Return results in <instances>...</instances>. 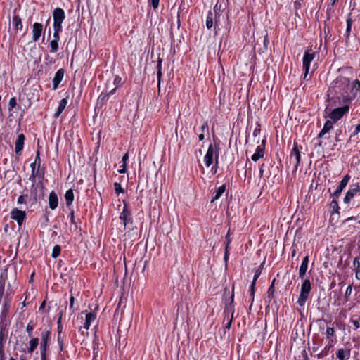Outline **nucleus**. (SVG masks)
Returning <instances> with one entry per match:
<instances>
[{"instance_id": "obj_58", "label": "nucleus", "mask_w": 360, "mask_h": 360, "mask_svg": "<svg viewBox=\"0 0 360 360\" xmlns=\"http://www.w3.org/2000/svg\"><path fill=\"white\" fill-rule=\"evenodd\" d=\"M264 164H262L260 167H259V176L260 177H262L263 176V174H264Z\"/></svg>"}, {"instance_id": "obj_54", "label": "nucleus", "mask_w": 360, "mask_h": 360, "mask_svg": "<svg viewBox=\"0 0 360 360\" xmlns=\"http://www.w3.org/2000/svg\"><path fill=\"white\" fill-rule=\"evenodd\" d=\"M302 7V4L299 1H296L294 2V8L297 11V10L300 9Z\"/></svg>"}, {"instance_id": "obj_6", "label": "nucleus", "mask_w": 360, "mask_h": 360, "mask_svg": "<svg viewBox=\"0 0 360 360\" xmlns=\"http://www.w3.org/2000/svg\"><path fill=\"white\" fill-rule=\"evenodd\" d=\"M11 298L12 296L9 292H6V295L4 300V304L2 307V311L0 316V325L2 324V323H5L6 318L8 314V311L11 308Z\"/></svg>"}, {"instance_id": "obj_14", "label": "nucleus", "mask_w": 360, "mask_h": 360, "mask_svg": "<svg viewBox=\"0 0 360 360\" xmlns=\"http://www.w3.org/2000/svg\"><path fill=\"white\" fill-rule=\"evenodd\" d=\"M25 212L19 210L18 209H14L11 212V218L13 220H15L19 226H21L25 218Z\"/></svg>"}, {"instance_id": "obj_24", "label": "nucleus", "mask_w": 360, "mask_h": 360, "mask_svg": "<svg viewBox=\"0 0 360 360\" xmlns=\"http://www.w3.org/2000/svg\"><path fill=\"white\" fill-rule=\"evenodd\" d=\"M339 360H347L350 357V351L345 349H340L336 353Z\"/></svg>"}, {"instance_id": "obj_38", "label": "nucleus", "mask_w": 360, "mask_h": 360, "mask_svg": "<svg viewBox=\"0 0 360 360\" xmlns=\"http://www.w3.org/2000/svg\"><path fill=\"white\" fill-rule=\"evenodd\" d=\"M262 265L258 267L255 271V274H254V277H253V281L252 282H255V283H256V281L258 279V278L259 277V276L261 275V273H262Z\"/></svg>"}, {"instance_id": "obj_60", "label": "nucleus", "mask_w": 360, "mask_h": 360, "mask_svg": "<svg viewBox=\"0 0 360 360\" xmlns=\"http://www.w3.org/2000/svg\"><path fill=\"white\" fill-rule=\"evenodd\" d=\"M0 360H5L4 349L0 350Z\"/></svg>"}, {"instance_id": "obj_53", "label": "nucleus", "mask_w": 360, "mask_h": 360, "mask_svg": "<svg viewBox=\"0 0 360 360\" xmlns=\"http://www.w3.org/2000/svg\"><path fill=\"white\" fill-rule=\"evenodd\" d=\"M34 162H36V165L38 166V167H40L41 160H40L39 152V151L37 152V156L35 158V160H34Z\"/></svg>"}, {"instance_id": "obj_7", "label": "nucleus", "mask_w": 360, "mask_h": 360, "mask_svg": "<svg viewBox=\"0 0 360 360\" xmlns=\"http://www.w3.org/2000/svg\"><path fill=\"white\" fill-rule=\"evenodd\" d=\"M53 27H62V23L65 18V11L60 8H56L53 11Z\"/></svg>"}, {"instance_id": "obj_48", "label": "nucleus", "mask_w": 360, "mask_h": 360, "mask_svg": "<svg viewBox=\"0 0 360 360\" xmlns=\"http://www.w3.org/2000/svg\"><path fill=\"white\" fill-rule=\"evenodd\" d=\"M352 266H353V267H354L356 270L359 269V268H360V262H359V259H358V258H356H356L354 259V262H353V264H352Z\"/></svg>"}, {"instance_id": "obj_23", "label": "nucleus", "mask_w": 360, "mask_h": 360, "mask_svg": "<svg viewBox=\"0 0 360 360\" xmlns=\"http://www.w3.org/2000/svg\"><path fill=\"white\" fill-rule=\"evenodd\" d=\"M333 127V122L330 121V120H327L324 125H323V129L321 130V131L319 132V135H318V138H322L324 136V135L326 134H327Z\"/></svg>"}, {"instance_id": "obj_21", "label": "nucleus", "mask_w": 360, "mask_h": 360, "mask_svg": "<svg viewBox=\"0 0 360 360\" xmlns=\"http://www.w3.org/2000/svg\"><path fill=\"white\" fill-rule=\"evenodd\" d=\"M6 323H2L0 325V350L4 349V345L6 341L7 332L6 331Z\"/></svg>"}, {"instance_id": "obj_32", "label": "nucleus", "mask_w": 360, "mask_h": 360, "mask_svg": "<svg viewBox=\"0 0 360 360\" xmlns=\"http://www.w3.org/2000/svg\"><path fill=\"white\" fill-rule=\"evenodd\" d=\"M65 198L67 205H71L74 200V193L72 189H69L66 191L65 194Z\"/></svg>"}, {"instance_id": "obj_18", "label": "nucleus", "mask_w": 360, "mask_h": 360, "mask_svg": "<svg viewBox=\"0 0 360 360\" xmlns=\"http://www.w3.org/2000/svg\"><path fill=\"white\" fill-rule=\"evenodd\" d=\"M129 216L130 212L128 210L127 205L124 204L120 216V219L123 221L124 226H126L129 222H131V219Z\"/></svg>"}, {"instance_id": "obj_62", "label": "nucleus", "mask_w": 360, "mask_h": 360, "mask_svg": "<svg viewBox=\"0 0 360 360\" xmlns=\"http://www.w3.org/2000/svg\"><path fill=\"white\" fill-rule=\"evenodd\" d=\"M355 277L357 280H360V270H356Z\"/></svg>"}, {"instance_id": "obj_42", "label": "nucleus", "mask_w": 360, "mask_h": 360, "mask_svg": "<svg viewBox=\"0 0 360 360\" xmlns=\"http://www.w3.org/2000/svg\"><path fill=\"white\" fill-rule=\"evenodd\" d=\"M255 282H252V284H251V285L250 287V295L252 297V298H251V305L252 304V302L254 301V296H255Z\"/></svg>"}, {"instance_id": "obj_59", "label": "nucleus", "mask_w": 360, "mask_h": 360, "mask_svg": "<svg viewBox=\"0 0 360 360\" xmlns=\"http://www.w3.org/2000/svg\"><path fill=\"white\" fill-rule=\"evenodd\" d=\"M360 133V124H358L356 128H355V131L354 132V134L356 135L357 134Z\"/></svg>"}, {"instance_id": "obj_16", "label": "nucleus", "mask_w": 360, "mask_h": 360, "mask_svg": "<svg viewBox=\"0 0 360 360\" xmlns=\"http://www.w3.org/2000/svg\"><path fill=\"white\" fill-rule=\"evenodd\" d=\"M25 139V136L22 134H20L18 136L15 143V151L18 155H20L22 153V150L24 147Z\"/></svg>"}, {"instance_id": "obj_39", "label": "nucleus", "mask_w": 360, "mask_h": 360, "mask_svg": "<svg viewBox=\"0 0 360 360\" xmlns=\"http://www.w3.org/2000/svg\"><path fill=\"white\" fill-rule=\"evenodd\" d=\"M17 102L15 97L11 98L8 103V110L11 111L13 108L16 106Z\"/></svg>"}, {"instance_id": "obj_8", "label": "nucleus", "mask_w": 360, "mask_h": 360, "mask_svg": "<svg viewBox=\"0 0 360 360\" xmlns=\"http://www.w3.org/2000/svg\"><path fill=\"white\" fill-rule=\"evenodd\" d=\"M214 22V30L217 34L222 27H226L228 18L223 13L213 14Z\"/></svg>"}, {"instance_id": "obj_30", "label": "nucleus", "mask_w": 360, "mask_h": 360, "mask_svg": "<svg viewBox=\"0 0 360 360\" xmlns=\"http://www.w3.org/2000/svg\"><path fill=\"white\" fill-rule=\"evenodd\" d=\"M38 344L39 339L37 338H32L29 342L28 353L32 354L37 347Z\"/></svg>"}, {"instance_id": "obj_36", "label": "nucleus", "mask_w": 360, "mask_h": 360, "mask_svg": "<svg viewBox=\"0 0 360 360\" xmlns=\"http://www.w3.org/2000/svg\"><path fill=\"white\" fill-rule=\"evenodd\" d=\"M60 251H61L60 246L58 245H55L52 250V254H51L52 257H53V258L58 257L60 254Z\"/></svg>"}, {"instance_id": "obj_46", "label": "nucleus", "mask_w": 360, "mask_h": 360, "mask_svg": "<svg viewBox=\"0 0 360 360\" xmlns=\"http://www.w3.org/2000/svg\"><path fill=\"white\" fill-rule=\"evenodd\" d=\"M274 281L272 282L271 285L269 286V288L268 289L267 294H268L269 297H271L274 293L275 289H274Z\"/></svg>"}, {"instance_id": "obj_41", "label": "nucleus", "mask_w": 360, "mask_h": 360, "mask_svg": "<svg viewBox=\"0 0 360 360\" xmlns=\"http://www.w3.org/2000/svg\"><path fill=\"white\" fill-rule=\"evenodd\" d=\"M30 167L32 169V174H38L39 167L36 165V162H32L30 164Z\"/></svg>"}, {"instance_id": "obj_27", "label": "nucleus", "mask_w": 360, "mask_h": 360, "mask_svg": "<svg viewBox=\"0 0 360 360\" xmlns=\"http://www.w3.org/2000/svg\"><path fill=\"white\" fill-rule=\"evenodd\" d=\"M162 59L160 58H158V64H157V78H158V88H160V82H161V77H162Z\"/></svg>"}, {"instance_id": "obj_35", "label": "nucleus", "mask_w": 360, "mask_h": 360, "mask_svg": "<svg viewBox=\"0 0 360 360\" xmlns=\"http://www.w3.org/2000/svg\"><path fill=\"white\" fill-rule=\"evenodd\" d=\"M34 328V324L32 321H30L27 323V327H26V331H27L29 337H32Z\"/></svg>"}, {"instance_id": "obj_52", "label": "nucleus", "mask_w": 360, "mask_h": 360, "mask_svg": "<svg viewBox=\"0 0 360 360\" xmlns=\"http://www.w3.org/2000/svg\"><path fill=\"white\" fill-rule=\"evenodd\" d=\"M122 79L119 76H116L114 79L113 83L116 86H119L121 84Z\"/></svg>"}, {"instance_id": "obj_25", "label": "nucleus", "mask_w": 360, "mask_h": 360, "mask_svg": "<svg viewBox=\"0 0 360 360\" xmlns=\"http://www.w3.org/2000/svg\"><path fill=\"white\" fill-rule=\"evenodd\" d=\"M67 104H68V100L66 98H63L60 101L58 109L56 111V112L54 113V117L56 118H57L60 116V115L62 113V112L65 108Z\"/></svg>"}, {"instance_id": "obj_19", "label": "nucleus", "mask_w": 360, "mask_h": 360, "mask_svg": "<svg viewBox=\"0 0 360 360\" xmlns=\"http://www.w3.org/2000/svg\"><path fill=\"white\" fill-rule=\"evenodd\" d=\"M49 205L51 210H55L58 205V198L53 191L49 193Z\"/></svg>"}, {"instance_id": "obj_43", "label": "nucleus", "mask_w": 360, "mask_h": 360, "mask_svg": "<svg viewBox=\"0 0 360 360\" xmlns=\"http://www.w3.org/2000/svg\"><path fill=\"white\" fill-rule=\"evenodd\" d=\"M335 330L333 328L331 327H327L326 334L327 336V338H330V337H333L334 335Z\"/></svg>"}, {"instance_id": "obj_15", "label": "nucleus", "mask_w": 360, "mask_h": 360, "mask_svg": "<svg viewBox=\"0 0 360 360\" xmlns=\"http://www.w3.org/2000/svg\"><path fill=\"white\" fill-rule=\"evenodd\" d=\"M350 179V176L349 174H346L343 179L340 182L338 188H336L335 191L333 193V196L335 198H338L340 195L341 194L343 189L346 187Z\"/></svg>"}, {"instance_id": "obj_29", "label": "nucleus", "mask_w": 360, "mask_h": 360, "mask_svg": "<svg viewBox=\"0 0 360 360\" xmlns=\"http://www.w3.org/2000/svg\"><path fill=\"white\" fill-rule=\"evenodd\" d=\"M129 160V153H125L122 157V165L120 167L118 172L120 174H124L127 171V162Z\"/></svg>"}, {"instance_id": "obj_56", "label": "nucleus", "mask_w": 360, "mask_h": 360, "mask_svg": "<svg viewBox=\"0 0 360 360\" xmlns=\"http://www.w3.org/2000/svg\"><path fill=\"white\" fill-rule=\"evenodd\" d=\"M352 323L354 325L355 329H358L360 327V323L357 320H352Z\"/></svg>"}, {"instance_id": "obj_31", "label": "nucleus", "mask_w": 360, "mask_h": 360, "mask_svg": "<svg viewBox=\"0 0 360 360\" xmlns=\"http://www.w3.org/2000/svg\"><path fill=\"white\" fill-rule=\"evenodd\" d=\"M12 23H13V25L15 27V28L17 30H22V23L21 19L19 16H18V15L13 16V19H12Z\"/></svg>"}, {"instance_id": "obj_22", "label": "nucleus", "mask_w": 360, "mask_h": 360, "mask_svg": "<svg viewBox=\"0 0 360 360\" xmlns=\"http://www.w3.org/2000/svg\"><path fill=\"white\" fill-rule=\"evenodd\" d=\"M264 155V148L262 146H257L255 153L251 156V159L254 162H257Z\"/></svg>"}, {"instance_id": "obj_26", "label": "nucleus", "mask_w": 360, "mask_h": 360, "mask_svg": "<svg viewBox=\"0 0 360 360\" xmlns=\"http://www.w3.org/2000/svg\"><path fill=\"white\" fill-rule=\"evenodd\" d=\"M226 186L225 184L221 185L219 186L217 191L214 192V195L212 197V199L211 200L212 202H214L215 200H219L221 196L223 195V193L226 191Z\"/></svg>"}, {"instance_id": "obj_12", "label": "nucleus", "mask_w": 360, "mask_h": 360, "mask_svg": "<svg viewBox=\"0 0 360 360\" xmlns=\"http://www.w3.org/2000/svg\"><path fill=\"white\" fill-rule=\"evenodd\" d=\"M360 193V186L359 184L353 185L346 193L344 198V202L348 203L357 193Z\"/></svg>"}, {"instance_id": "obj_10", "label": "nucleus", "mask_w": 360, "mask_h": 360, "mask_svg": "<svg viewBox=\"0 0 360 360\" xmlns=\"http://www.w3.org/2000/svg\"><path fill=\"white\" fill-rule=\"evenodd\" d=\"M50 333L46 331L42 334L41 340L40 343L41 359L46 360V352L48 345V340L49 339Z\"/></svg>"}, {"instance_id": "obj_2", "label": "nucleus", "mask_w": 360, "mask_h": 360, "mask_svg": "<svg viewBox=\"0 0 360 360\" xmlns=\"http://www.w3.org/2000/svg\"><path fill=\"white\" fill-rule=\"evenodd\" d=\"M219 159V149L217 146L214 147L210 144L207 148V153L204 157V162L207 167H209L215 160L216 163L218 162Z\"/></svg>"}, {"instance_id": "obj_50", "label": "nucleus", "mask_w": 360, "mask_h": 360, "mask_svg": "<svg viewBox=\"0 0 360 360\" xmlns=\"http://www.w3.org/2000/svg\"><path fill=\"white\" fill-rule=\"evenodd\" d=\"M209 127L207 122H205L201 127H200V131L201 133L204 134L205 131H208Z\"/></svg>"}, {"instance_id": "obj_55", "label": "nucleus", "mask_w": 360, "mask_h": 360, "mask_svg": "<svg viewBox=\"0 0 360 360\" xmlns=\"http://www.w3.org/2000/svg\"><path fill=\"white\" fill-rule=\"evenodd\" d=\"M25 198H26V196L25 195H20L18 198V203H25Z\"/></svg>"}, {"instance_id": "obj_51", "label": "nucleus", "mask_w": 360, "mask_h": 360, "mask_svg": "<svg viewBox=\"0 0 360 360\" xmlns=\"http://www.w3.org/2000/svg\"><path fill=\"white\" fill-rule=\"evenodd\" d=\"M220 8H221V5L218 6V4H217L214 6V8H213V12H212V13H213V14L222 13L221 12V9H220Z\"/></svg>"}, {"instance_id": "obj_64", "label": "nucleus", "mask_w": 360, "mask_h": 360, "mask_svg": "<svg viewBox=\"0 0 360 360\" xmlns=\"http://www.w3.org/2000/svg\"><path fill=\"white\" fill-rule=\"evenodd\" d=\"M199 141H203L205 139L204 134L200 133L198 136Z\"/></svg>"}, {"instance_id": "obj_13", "label": "nucleus", "mask_w": 360, "mask_h": 360, "mask_svg": "<svg viewBox=\"0 0 360 360\" xmlns=\"http://www.w3.org/2000/svg\"><path fill=\"white\" fill-rule=\"evenodd\" d=\"M43 32V25L39 22H34L32 25V41H37L41 36Z\"/></svg>"}, {"instance_id": "obj_63", "label": "nucleus", "mask_w": 360, "mask_h": 360, "mask_svg": "<svg viewBox=\"0 0 360 360\" xmlns=\"http://www.w3.org/2000/svg\"><path fill=\"white\" fill-rule=\"evenodd\" d=\"M73 304H74V297L71 296V297L70 299V307L72 308L73 307Z\"/></svg>"}, {"instance_id": "obj_61", "label": "nucleus", "mask_w": 360, "mask_h": 360, "mask_svg": "<svg viewBox=\"0 0 360 360\" xmlns=\"http://www.w3.org/2000/svg\"><path fill=\"white\" fill-rule=\"evenodd\" d=\"M70 221L72 224H74L75 223V220H74V211L72 210L71 212H70Z\"/></svg>"}, {"instance_id": "obj_44", "label": "nucleus", "mask_w": 360, "mask_h": 360, "mask_svg": "<svg viewBox=\"0 0 360 360\" xmlns=\"http://www.w3.org/2000/svg\"><path fill=\"white\" fill-rule=\"evenodd\" d=\"M109 97H110V96H109V94L108 93L107 94L102 93L99 96L98 100V101H101V102L103 103V102L107 101L109 98Z\"/></svg>"}, {"instance_id": "obj_9", "label": "nucleus", "mask_w": 360, "mask_h": 360, "mask_svg": "<svg viewBox=\"0 0 360 360\" xmlns=\"http://www.w3.org/2000/svg\"><path fill=\"white\" fill-rule=\"evenodd\" d=\"M82 314H85V321L83 326H80L79 330L82 331V329L86 330H89L91 323L96 321V315L94 312L83 311Z\"/></svg>"}, {"instance_id": "obj_47", "label": "nucleus", "mask_w": 360, "mask_h": 360, "mask_svg": "<svg viewBox=\"0 0 360 360\" xmlns=\"http://www.w3.org/2000/svg\"><path fill=\"white\" fill-rule=\"evenodd\" d=\"M148 2L154 9H156L158 8L160 0H148Z\"/></svg>"}, {"instance_id": "obj_37", "label": "nucleus", "mask_w": 360, "mask_h": 360, "mask_svg": "<svg viewBox=\"0 0 360 360\" xmlns=\"http://www.w3.org/2000/svg\"><path fill=\"white\" fill-rule=\"evenodd\" d=\"M330 207L332 210V213L338 212L339 206L338 201L335 200H332L330 204Z\"/></svg>"}, {"instance_id": "obj_28", "label": "nucleus", "mask_w": 360, "mask_h": 360, "mask_svg": "<svg viewBox=\"0 0 360 360\" xmlns=\"http://www.w3.org/2000/svg\"><path fill=\"white\" fill-rule=\"evenodd\" d=\"M212 27H214V15L212 11H209L206 18V27L211 29Z\"/></svg>"}, {"instance_id": "obj_17", "label": "nucleus", "mask_w": 360, "mask_h": 360, "mask_svg": "<svg viewBox=\"0 0 360 360\" xmlns=\"http://www.w3.org/2000/svg\"><path fill=\"white\" fill-rule=\"evenodd\" d=\"M64 73H65V72L63 68L59 69L55 73L54 77L52 80L53 89H56L58 87L60 83L61 82V81L63 79Z\"/></svg>"}, {"instance_id": "obj_34", "label": "nucleus", "mask_w": 360, "mask_h": 360, "mask_svg": "<svg viewBox=\"0 0 360 360\" xmlns=\"http://www.w3.org/2000/svg\"><path fill=\"white\" fill-rule=\"evenodd\" d=\"M62 31V27H53V39L59 41L60 40V32Z\"/></svg>"}, {"instance_id": "obj_5", "label": "nucleus", "mask_w": 360, "mask_h": 360, "mask_svg": "<svg viewBox=\"0 0 360 360\" xmlns=\"http://www.w3.org/2000/svg\"><path fill=\"white\" fill-rule=\"evenodd\" d=\"M343 106L335 108L330 114V117L334 122L340 120L342 116L349 111L351 103H342Z\"/></svg>"}, {"instance_id": "obj_49", "label": "nucleus", "mask_w": 360, "mask_h": 360, "mask_svg": "<svg viewBox=\"0 0 360 360\" xmlns=\"http://www.w3.org/2000/svg\"><path fill=\"white\" fill-rule=\"evenodd\" d=\"M352 287L351 285H349L347 289H346V291H345V297L346 298H348L351 294H352Z\"/></svg>"}, {"instance_id": "obj_1", "label": "nucleus", "mask_w": 360, "mask_h": 360, "mask_svg": "<svg viewBox=\"0 0 360 360\" xmlns=\"http://www.w3.org/2000/svg\"><path fill=\"white\" fill-rule=\"evenodd\" d=\"M334 83L332 87L340 95L341 103H351L360 94V82L357 79L350 83L347 77L340 76L336 78Z\"/></svg>"}, {"instance_id": "obj_20", "label": "nucleus", "mask_w": 360, "mask_h": 360, "mask_svg": "<svg viewBox=\"0 0 360 360\" xmlns=\"http://www.w3.org/2000/svg\"><path fill=\"white\" fill-rule=\"evenodd\" d=\"M308 264H309V256L307 255L303 259L302 262L299 269L300 278H304V277L306 274V272L307 271V269H308Z\"/></svg>"}, {"instance_id": "obj_57", "label": "nucleus", "mask_w": 360, "mask_h": 360, "mask_svg": "<svg viewBox=\"0 0 360 360\" xmlns=\"http://www.w3.org/2000/svg\"><path fill=\"white\" fill-rule=\"evenodd\" d=\"M37 174H31V175L29 177V180L32 181V183L35 182V179Z\"/></svg>"}, {"instance_id": "obj_11", "label": "nucleus", "mask_w": 360, "mask_h": 360, "mask_svg": "<svg viewBox=\"0 0 360 360\" xmlns=\"http://www.w3.org/2000/svg\"><path fill=\"white\" fill-rule=\"evenodd\" d=\"M290 162L295 165V170H297L300 163V153L297 146H294L291 150Z\"/></svg>"}, {"instance_id": "obj_3", "label": "nucleus", "mask_w": 360, "mask_h": 360, "mask_svg": "<svg viewBox=\"0 0 360 360\" xmlns=\"http://www.w3.org/2000/svg\"><path fill=\"white\" fill-rule=\"evenodd\" d=\"M311 290V286L309 279H304L301 285L300 294L297 300V303L299 304L300 306L304 305L306 301L308 299Z\"/></svg>"}, {"instance_id": "obj_40", "label": "nucleus", "mask_w": 360, "mask_h": 360, "mask_svg": "<svg viewBox=\"0 0 360 360\" xmlns=\"http://www.w3.org/2000/svg\"><path fill=\"white\" fill-rule=\"evenodd\" d=\"M114 188H115V191L116 193L120 194L121 193H124V190L122 188V186H121L120 184L115 183L114 184Z\"/></svg>"}, {"instance_id": "obj_33", "label": "nucleus", "mask_w": 360, "mask_h": 360, "mask_svg": "<svg viewBox=\"0 0 360 360\" xmlns=\"http://www.w3.org/2000/svg\"><path fill=\"white\" fill-rule=\"evenodd\" d=\"M50 47H51V50H50L51 53H56V51H58V48H59L58 41H57L56 40H51L50 41Z\"/></svg>"}, {"instance_id": "obj_45", "label": "nucleus", "mask_w": 360, "mask_h": 360, "mask_svg": "<svg viewBox=\"0 0 360 360\" xmlns=\"http://www.w3.org/2000/svg\"><path fill=\"white\" fill-rule=\"evenodd\" d=\"M352 29V19L350 18H348L347 19V29H346V33L349 34Z\"/></svg>"}, {"instance_id": "obj_4", "label": "nucleus", "mask_w": 360, "mask_h": 360, "mask_svg": "<svg viewBox=\"0 0 360 360\" xmlns=\"http://www.w3.org/2000/svg\"><path fill=\"white\" fill-rule=\"evenodd\" d=\"M315 54L316 53L312 52L311 50H307L304 53L302 58L303 70L304 71L303 77L304 79H307V75L309 72L310 64L314 59Z\"/></svg>"}]
</instances>
